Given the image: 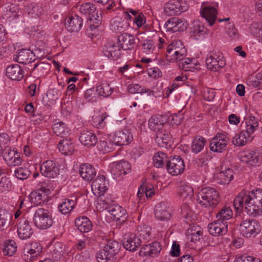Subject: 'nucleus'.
Listing matches in <instances>:
<instances>
[{
	"mask_svg": "<svg viewBox=\"0 0 262 262\" xmlns=\"http://www.w3.org/2000/svg\"><path fill=\"white\" fill-rule=\"evenodd\" d=\"M233 206L237 212L244 208L247 213L253 216L262 214V190L242 191L234 199Z\"/></svg>",
	"mask_w": 262,
	"mask_h": 262,
	"instance_id": "obj_1",
	"label": "nucleus"
},
{
	"mask_svg": "<svg viewBox=\"0 0 262 262\" xmlns=\"http://www.w3.org/2000/svg\"><path fill=\"white\" fill-rule=\"evenodd\" d=\"M196 201L201 206L211 208H215L220 201L219 193L214 188H203L197 194Z\"/></svg>",
	"mask_w": 262,
	"mask_h": 262,
	"instance_id": "obj_2",
	"label": "nucleus"
},
{
	"mask_svg": "<svg viewBox=\"0 0 262 262\" xmlns=\"http://www.w3.org/2000/svg\"><path fill=\"white\" fill-rule=\"evenodd\" d=\"M120 244L116 241H108L103 248L96 254L98 262H114L120 250Z\"/></svg>",
	"mask_w": 262,
	"mask_h": 262,
	"instance_id": "obj_3",
	"label": "nucleus"
},
{
	"mask_svg": "<svg viewBox=\"0 0 262 262\" xmlns=\"http://www.w3.org/2000/svg\"><path fill=\"white\" fill-rule=\"evenodd\" d=\"M33 222L38 229L46 230L52 226L53 220L49 210L39 208L34 212Z\"/></svg>",
	"mask_w": 262,
	"mask_h": 262,
	"instance_id": "obj_4",
	"label": "nucleus"
},
{
	"mask_svg": "<svg viewBox=\"0 0 262 262\" xmlns=\"http://www.w3.org/2000/svg\"><path fill=\"white\" fill-rule=\"evenodd\" d=\"M207 68L216 72L223 68L226 65V61L223 54L214 52H210L205 60Z\"/></svg>",
	"mask_w": 262,
	"mask_h": 262,
	"instance_id": "obj_5",
	"label": "nucleus"
},
{
	"mask_svg": "<svg viewBox=\"0 0 262 262\" xmlns=\"http://www.w3.org/2000/svg\"><path fill=\"white\" fill-rule=\"evenodd\" d=\"M188 8L184 0H170L164 6V13L167 16L181 14Z\"/></svg>",
	"mask_w": 262,
	"mask_h": 262,
	"instance_id": "obj_6",
	"label": "nucleus"
},
{
	"mask_svg": "<svg viewBox=\"0 0 262 262\" xmlns=\"http://www.w3.org/2000/svg\"><path fill=\"white\" fill-rule=\"evenodd\" d=\"M239 230L245 237H254L259 232V225L256 220L247 219L241 222Z\"/></svg>",
	"mask_w": 262,
	"mask_h": 262,
	"instance_id": "obj_7",
	"label": "nucleus"
},
{
	"mask_svg": "<svg viewBox=\"0 0 262 262\" xmlns=\"http://www.w3.org/2000/svg\"><path fill=\"white\" fill-rule=\"evenodd\" d=\"M165 165L166 169L172 176L181 174L185 168L184 162L179 156L170 157Z\"/></svg>",
	"mask_w": 262,
	"mask_h": 262,
	"instance_id": "obj_8",
	"label": "nucleus"
},
{
	"mask_svg": "<svg viewBox=\"0 0 262 262\" xmlns=\"http://www.w3.org/2000/svg\"><path fill=\"white\" fill-rule=\"evenodd\" d=\"M130 171V164L129 162L124 160L113 163L111 169V173L113 178L116 179L128 173Z\"/></svg>",
	"mask_w": 262,
	"mask_h": 262,
	"instance_id": "obj_9",
	"label": "nucleus"
},
{
	"mask_svg": "<svg viewBox=\"0 0 262 262\" xmlns=\"http://www.w3.org/2000/svg\"><path fill=\"white\" fill-rule=\"evenodd\" d=\"M40 171L42 175L50 179H54L59 174V168L52 160L43 162L40 166Z\"/></svg>",
	"mask_w": 262,
	"mask_h": 262,
	"instance_id": "obj_10",
	"label": "nucleus"
},
{
	"mask_svg": "<svg viewBox=\"0 0 262 262\" xmlns=\"http://www.w3.org/2000/svg\"><path fill=\"white\" fill-rule=\"evenodd\" d=\"M113 139L116 145L123 146L129 144L133 140V136L130 131L126 128L115 133Z\"/></svg>",
	"mask_w": 262,
	"mask_h": 262,
	"instance_id": "obj_11",
	"label": "nucleus"
},
{
	"mask_svg": "<svg viewBox=\"0 0 262 262\" xmlns=\"http://www.w3.org/2000/svg\"><path fill=\"white\" fill-rule=\"evenodd\" d=\"M200 12L201 16L205 19L210 26L215 24L217 19V11L214 7L211 5L202 6Z\"/></svg>",
	"mask_w": 262,
	"mask_h": 262,
	"instance_id": "obj_12",
	"label": "nucleus"
},
{
	"mask_svg": "<svg viewBox=\"0 0 262 262\" xmlns=\"http://www.w3.org/2000/svg\"><path fill=\"white\" fill-rule=\"evenodd\" d=\"M108 185V182L104 176H98L92 182V190L95 195L100 196L107 191Z\"/></svg>",
	"mask_w": 262,
	"mask_h": 262,
	"instance_id": "obj_13",
	"label": "nucleus"
},
{
	"mask_svg": "<svg viewBox=\"0 0 262 262\" xmlns=\"http://www.w3.org/2000/svg\"><path fill=\"white\" fill-rule=\"evenodd\" d=\"M227 143L226 136L219 133L211 140L210 149L213 152H222L225 150Z\"/></svg>",
	"mask_w": 262,
	"mask_h": 262,
	"instance_id": "obj_14",
	"label": "nucleus"
},
{
	"mask_svg": "<svg viewBox=\"0 0 262 262\" xmlns=\"http://www.w3.org/2000/svg\"><path fill=\"white\" fill-rule=\"evenodd\" d=\"M171 209L165 202H161L155 207V215L160 221H168L172 216Z\"/></svg>",
	"mask_w": 262,
	"mask_h": 262,
	"instance_id": "obj_15",
	"label": "nucleus"
},
{
	"mask_svg": "<svg viewBox=\"0 0 262 262\" xmlns=\"http://www.w3.org/2000/svg\"><path fill=\"white\" fill-rule=\"evenodd\" d=\"M17 232L21 239H27L31 237L33 233L30 222L24 219H20L17 224Z\"/></svg>",
	"mask_w": 262,
	"mask_h": 262,
	"instance_id": "obj_16",
	"label": "nucleus"
},
{
	"mask_svg": "<svg viewBox=\"0 0 262 262\" xmlns=\"http://www.w3.org/2000/svg\"><path fill=\"white\" fill-rule=\"evenodd\" d=\"M227 222L216 220L208 225V230L212 236H222L227 232Z\"/></svg>",
	"mask_w": 262,
	"mask_h": 262,
	"instance_id": "obj_17",
	"label": "nucleus"
},
{
	"mask_svg": "<svg viewBox=\"0 0 262 262\" xmlns=\"http://www.w3.org/2000/svg\"><path fill=\"white\" fill-rule=\"evenodd\" d=\"M13 59L18 63L26 64L35 61V54L29 49H23L14 55Z\"/></svg>",
	"mask_w": 262,
	"mask_h": 262,
	"instance_id": "obj_18",
	"label": "nucleus"
},
{
	"mask_svg": "<svg viewBox=\"0 0 262 262\" xmlns=\"http://www.w3.org/2000/svg\"><path fill=\"white\" fill-rule=\"evenodd\" d=\"M155 142L157 145L163 148H168L171 146V136L165 129L157 131L156 134Z\"/></svg>",
	"mask_w": 262,
	"mask_h": 262,
	"instance_id": "obj_19",
	"label": "nucleus"
},
{
	"mask_svg": "<svg viewBox=\"0 0 262 262\" xmlns=\"http://www.w3.org/2000/svg\"><path fill=\"white\" fill-rule=\"evenodd\" d=\"M161 250L160 244L158 242H154L149 244L144 245L141 248L139 254L141 256L155 257L158 255Z\"/></svg>",
	"mask_w": 262,
	"mask_h": 262,
	"instance_id": "obj_20",
	"label": "nucleus"
},
{
	"mask_svg": "<svg viewBox=\"0 0 262 262\" xmlns=\"http://www.w3.org/2000/svg\"><path fill=\"white\" fill-rule=\"evenodd\" d=\"M117 43L124 50H131L135 47V38L128 33H123L118 36Z\"/></svg>",
	"mask_w": 262,
	"mask_h": 262,
	"instance_id": "obj_21",
	"label": "nucleus"
},
{
	"mask_svg": "<svg viewBox=\"0 0 262 262\" xmlns=\"http://www.w3.org/2000/svg\"><path fill=\"white\" fill-rule=\"evenodd\" d=\"M141 240L135 234H126L123 241V246L125 249L130 251H135L139 248Z\"/></svg>",
	"mask_w": 262,
	"mask_h": 262,
	"instance_id": "obj_22",
	"label": "nucleus"
},
{
	"mask_svg": "<svg viewBox=\"0 0 262 262\" xmlns=\"http://www.w3.org/2000/svg\"><path fill=\"white\" fill-rule=\"evenodd\" d=\"M165 27L168 31L177 32L183 31L186 29L187 26L181 19L178 17H172L166 21Z\"/></svg>",
	"mask_w": 262,
	"mask_h": 262,
	"instance_id": "obj_23",
	"label": "nucleus"
},
{
	"mask_svg": "<svg viewBox=\"0 0 262 262\" xmlns=\"http://www.w3.org/2000/svg\"><path fill=\"white\" fill-rule=\"evenodd\" d=\"M122 48L118 43L108 44L103 48L104 54L108 58L114 60L119 59L121 55Z\"/></svg>",
	"mask_w": 262,
	"mask_h": 262,
	"instance_id": "obj_24",
	"label": "nucleus"
},
{
	"mask_svg": "<svg viewBox=\"0 0 262 262\" xmlns=\"http://www.w3.org/2000/svg\"><path fill=\"white\" fill-rule=\"evenodd\" d=\"M82 25V19L77 15L67 17L65 20V27L71 32H78Z\"/></svg>",
	"mask_w": 262,
	"mask_h": 262,
	"instance_id": "obj_25",
	"label": "nucleus"
},
{
	"mask_svg": "<svg viewBox=\"0 0 262 262\" xmlns=\"http://www.w3.org/2000/svg\"><path fill=\"white\" fill-rule=\"evenodd\" d=\"M239 158L242 162L249 164L251 166L256 165L259 161L258 153L252 150L242 151L239 154Z\"/></svg>",
	"mask_w": 262,
	"mask_h": 262,
	"instance_id": "obj_26",
	"label": "nucleus"
},
{
	"mask_svg": "<svg viewBox=\"0 0 262 262\" xmlns=\"http://www.w3.org/2000/svg\"><path fill=\"white\" fill-rule=\"evenodd\" d=\"M79 173L83 179L91 181L95 177L96 171L92 165L88 163H83L79 167Z\"/></svg>",
	"mask_w": 262,
	"mask_h": 262,
	"instance_id": "obj_27",
	"label": "nucleus"
},
{
	"mask_svg": "<svg viewBox=\"0 0 262 262\" xmlns=\"http://www.w3.org/2000/svg\"><path fill=\"white\" fill-rule=\"evenodd\" d=\"M167 122L166 116L156 115L150 117L148 121V125L151 129L157 132L163 129V127Z\"/></svg>",
	"mask_w": 262,
	"mask_h": 262,
	"instance_id": "obj_28",
	"label": "nucleus"
},
{
	"mask_svg": "<svg viewBox=\"0 0 262 262\" xmlns=\"http://www.w3.org/2000/svg\"><path fill=\"white\" fill-rule=\"evenodd\" d=\"M109 212L113 216L114 220L120 223L126 221L128 217L126 210L118 205H114L111 206Z\"/></svg>",
	"mask_w": 262,
	"mask_h": 262,
	"instance_id": "obj_29",
	"label": "nucleus"
},
{
	"mask_svg": "<svg viewBox=\"0 0 262 262\" xmlns=\"http://www.w3.org/2000/svg\"><path fill=\"white\" fill-rule=\"evenodd\" d=\"M6 76L13 80H20L24 77V71L18 64L8 66L6 70Z\"/></svg>",
	"mask_w": 262,
	"mask_h": 262,
	"instance_id": "obj_30",
	"label": "nucleus"
},
{
	"mask_svg": "<svg viewBox=\"0 0 262 262\" xmlns=\"http://www.w3.org/2000/svg\"><path fill=\"white\" fill-rule=\"evenodd\" d=\"M75 225L77 229L82 233L89 232L93 227L91 221L85 216L77 217L75 221Z\"/></svg>",
	"mask_w": 262,
	"mask_h": 262,
	"instance_id": "obj_31",
	"label": "nucleus"
},
{
	"mask_svg": "<svg viewBox=\"0 0 262 262\" xmlns=\"http://www.w3.org/2000/svg\"><path fill=\"white\" fill-rule=\"evenodd\" d=\"M244 125L245 127L246 133L247 137L253 134L258 126L257 119L252 115H249L245 118L244 121L242 122L241 125Z\"/></svg>",
	"mask_w": 262,
	"mask_h": 262,
	"instance_id": "obj_32",
	"label": "nucleus"
},
{
	"mask_svg": "<svg viewBox=\"0 0 262 262\" xmlns=\"http://www.w3.org/2000/svg\"><path fill=\"white\" fill-rule=\"evenodd\" d=\"M77 199L74 196L66 199L58 205L59 211L63 214H66L70 212L76 204Z\"/></svg>",
	"mask_w": 262,
	"mask_h": 262,
	"instance_id": "obj_33",
	"label": "nucleus"
},
{
	"mask_svg": "<svg viewBox=\"0 0 262 262\" xmlns=\"http://www.w3.org/2000/svg\"><path fill=\"white\" fill-rule=\"evenodd\" d=\"M192 35L196 38L204 37L207 34V29L199 20L194 21L190 28Z\"/></svg>",
	"mask_w": 262,
	"mask_h": 262,
	"instance_id": "obj_34",
	"label": "nucleus"
},
{
	"mask_svg": "<svg viewBox=\"0 0 262 262\" xmlns=\"http://www.w3.org/2000/svg\"><path fill=\"white\" fill-rule=\"evenodd\" d=\"M79 140L84 146H94L98 141L97 138L94 134L89 131H84L81 133Z\"/></svg>",
	"mask_w": 262,
	"mask_h": 262,
	"instance_id": "obj_35",
	"label": "nucleus"
},
{
	"mask_svg": "<svg viewBox=\"0 0 262 262\" xmlns=\"http://www.w3.org/2000/svg\"><path fill=\"white\" fill-rule=\"evenodd\" d=\"M203 232L200 227L193 225L189 227L187 231L188 239L192 242L196 243L202 238Z\"/></svg>",
	"mask_w": 262,
	"mask_h": 262,
	"instance_id": "obj_36",
	"label": "nucleus"
},
{
	"mask_svg": "<svg viewBox=\"0 0 262 262\" xmlns=\"http://www.w3.org/2000/svg\"><path fill=\"white\" fill-rule=\"evenodd\" d=\"M206 143V140L203 137L201 136H195L191 144V151L195 154L201 152L204 149Z\"/></svg>",
	"mask_w": 262,
	"mask_h": 262,
	"instance_id": "obj_37",
	"label": "nucleus"
},
{
	"mask_svg": "<svg viewBox=\"0 0 262 262\" xmlns=\"http://www.w3.org/2000/svg\"><path fill=\"white\" fill-rule=\"evenodd\" d=\"M234 171L231 168L221 171L217 174L218 183L220 184H228L233 179Z\"/></svg>",
	"mask_w": 262,
	"mask_h": 262,
	"instance_id": "obj_38",
	"label": "nucleus"
},
{
	"mask_svg": "<svg viewBox=\"0 0 262 262\" xmlns=\"http://www.w3.org/2000/svg\"><path fill=\"white\" fill-rule=\"evenodd\" d=\"M12 217L9 211L0 208V230H4L9 227Z\"/></svg>",
	"mask_w": 262,
	"mask_h": 262,
	"instance_id": "obj_39",
	"label": "nucleus"
},
{
	"mask_svg": "<svg viewBox=\"0 0 262 262\" xmlns=\"http://www.w3.org/2000/svg\"><path fill=\"white\" fill-rule=\"evenodd\" d=\"M59 151L63 155H71L74 150V145L71 141L67 139L61 140L58 145Z\"/></svg>",
	"mask_w": 262,
	"mask_h": 262,
	"instance_id": "obj_40",
	"label": "nucleus"
},
{
	"mask_svg": "<svg viewBox=\"0 0 262 262\" xmlns=\"http://www.w3.org/2000/svg\"><path fill=\"white\" fill-rule=\"evenodd\" d=\"M27 11L32 17H39L44 13L42 7L35 3H31L27 6Z\"/></svg>",
	"mask_w": 262,
	"mask_h": 262,
	"instance_id": "obj_41",
	"label": "nucleus"
},
{
	"mask_svg": "<svg viewBox=\"0 0 262 262\" xmlns=\"http://www.w3.org/2000/svg\"><path fill=\"white\" fill-rule=\"evenodd\" d=\"M169 45L174 50L177 51V54L179 55L180 59H183L185 57L187 50L182 41L180 40H175Z\"/></svg>",
	"mask_w": 262,
	"mask_h": 262,
	"instance_id": "obj_42",
	"label": "nucleus"
},
{
	"mask_svg": "<svg viewBox=\"0 0 262 262\" xmlns=\"http://www.w3.org/2000/svg\"><path fill=\"white\" fill-rule=\"evenodd\" d=\"M3 252L4 255L9 256H12L16 251L17 247L13 240L6 241L3 245Z\"/></svg>",
	"mask_w": 262,
	"mask_h": 262,
	"instance_id": "obj_43",
	"label": "nucleus"
},
{
	"mask_svg": "<svg viewBox=\"0 0 262 262\" xmlns=\"http://www.w3.org/2000/svg\"><path fill=\"white\" fill-rule=\"evenodd\" d=\"M15 176L20 180H23L27 179L31 173L28 164L16 168L14 171Z\"/></svg>",
	"mask_w": 262,
	"mask_h": 262,
	"instance_id": "obj_44",
	"label": "nucleus"
},
{
	"mask_svg": "<svg viewBox=\"0 0 262 262\" xmlns=\"http://www.w3.org/2000/svg\"><path fill=\"white\" fill-rule=\"evenodd\" d=\"M168 159L166 154L159 151L153 157V163L155 167L158 168L164 166L165 163L166 164Z\"/></svg>",
	"mask_w": 262,
	"mask_h": 262,
	"instance_id": "obj_45",
	"label": "nucleus"
},
{
	"mask_svg": "<svg viewBox=\"0 0 262 262\" xmlns=\"http://www.w3.org/2000/svg\"><path fill=\"white\" fill-rule=\"evenodd\" d=\"M96 92L99 96L107 97L112 93L113 89L107 83H101L96 86Z\"/></svg>",
	"mask_w": 262,
	"mask_h": 262,
	"instance_id": "obj_46",
	"label": "nucleus"
},
{
	"mask_svg": "<svg viewBox=\"0 0 262 262\" xmlns=\"http://www.w3.org/2000/svg\"><path fill=\"white\" fill-rule=\"evenodd\" d=\"M142 52L146 54H151L156 50V46L152 39H146L141 42Z\"/></svg>",
	"mask_w": 262,
	"mask_h": 262,
	"instance_id": "obj_47",
	"label": "nucleus"
},
{
	"mask_svg": "<svg viewBox=\"0 0 262 262\" xmlns=\"http://www.w3.org/2000/svg\"><path fill=\"white\" fill-rule=\"evenodd\" d=\"M181 215L184 219V222L190 225V222L193 220V213L186 203L183 204L181 206Z\"/></svg>",
	"mask_w": 262,
	"mask_h": 262,
	"instance_id": "obj_48",
	"label": "nucleus"
},
{
	"mask_svg": "<svg viewBox=\"0 0 262 262\" xmlns=\"http://www.w3.org/2000/svg\"><path fill=\"white\" fill-rule=\"evenodd\" d=\"M233 215L232 211L229 207H225L216 214L217 220L227 222V220L230 219Z\"/></svg>",
	"mask_w": 262,
	"mask_h": 262,
	"instance_id": "obj_49",
	"label": "nucleus"
},
{
	"mask_svg": "<svg viewBox=\"0 0 262 262\" xmlns=\"http://www.w3.org/2000/svg\"><path fill=\"white\" fill-rule=\"evenodd\" d=\"M114 145H116L114 143V140L113 139H110L105 142L102 141L98 142L97 148L100 151L104 152H109L114 149Z\"/></svg>",
	"mask_w": 262,
	"mask_h": 262,
	"instance_id": "obj_50",
	"label": "nucleus"
},
{
	"mask_svg": "<svg viewBox=\"0 0 262 262\" xmlns=\"http://www.w3.org/2000/svg\"><path fill=\"white\" fill-rule=\"evenodd\" d=\"M52 129L53 133L58 136L64 137L67 135L66 125L61 121H54Z\"/></svg>",
	"mask_w": 262,
	"mask_h": 262,
	"instance_id": "obj_51",
	"label": "nucleus"
},
{
	"mask_svg": "<svg viewBox=\"0 0 262 262\" xmlns=\"http://www.w3.org/2000/svg\"><path fill=\"white\" fill-rule=\"evenodd\" d=\"M46 196L39 191H33L30 194L29 199L31 203L35 205H39L45 202Z\"/></svg>",
	"mask_w": 262,
	"mask_h": 262,
	"instance_id": "obj_52",
	"label": "nucleus"
},
{
	"mask_svg": "<svg viewBox=\"0 0 262 262\" xmlns=\"http://www.w3.org/2000/svg\"><path fill=\"white\" fill-rule=\"evenodd\" d=\"M129 93H148L149 95L154 96V92L150 89L142 88L139 84H130L128 86Z\"/></svg>",
	"mask_w": 262,
	"mask_h": 262,
	"instance_id": "obj_53",
	"label": "nucleus"
},
{
	"mask_svg": "<svg viewBox=\"0 0 262 262\" xmlns=\"http://www.w3.org/2000/svg\"><path fill=\"white\" fill-rule=\"evenodd\" d=\"M101 14V12H99L97 11L94 14H92L91 16H89L88 18L91 30L96 29L99 27L102 21Z\"/></svg>",
	"mask_w": 262,
	"mask_h": 262,
	"instance_id": "obj_54",
	"label": "nucleus"
},
{
	"mask_svg": "<svg viewBox=\"0 0 262 262\" xmlns=\"http://www.w3.org/2000/svg\"><path fill=\"white\" fill-rule=\"evenodd\" d=\"M193 195L192 188L188 185H182L179 189V195L182 199H191Z\"/></svg>",
	"mask_w": 262,
	"mask_h": 262,
	"instance_id": "obj_55",
	"label": "nucleus"
},
{
	"mask_svg": "<svg viewBox=\"0 0 262 262\" xmlns=\"http://www.w3.org/2000/svg\"><path fill=\"white\" fill-rule=\"evenodd\" d=\"M96 9V7L94 4L87 3L80 6L79 11L82 14H88L90 16H91L92 14L95 13Z\"/></svg>",
	"mask_w": 262,
	"mask_h": 262,
	"instance_id": "obj_56",
	"label": "nucleus"
},
{
	"mask_svg": "<svg viewBox=\"0 0 262 262\" xmlns=\"http://www.w3.org/2000/svg\"><path fill=\"white\" fill-rule=\"evenodd\" d=\"M245 133L246 130L243 129L239 135H235L232 139V143L237 146L244 145L247 141V137Z\"/></svg>",
	"mask_w": 262,
	"mask_h": 262,
	"instance_id": "obj_57",
	"label": "nucleus"
},
{
	"mask_svg": "<svg viewBox=\"0 0 262 262\" xmlns=\"http://www.w3.org/2000/svg\"><path fill=\"white\" fill-rule=\"evenodd\" d=\"M25 251L30 252L34 256L37 257L42 252V247L39 243L35 242L26 247Z\"/></svg>",
	"mask_w": 262,
	"mask_h": 262,
	"instance_id": "obj_58",
	"label": "nucleus"
},
{
	"mask_svg": "<svg viewBox=\"0 0 262 262\" xmlns=\"http://www.w3.org/2000/svg\"><path fill=\"white\" fill-rule=\"evenodd\" d=\"M166 58L167 60L172 62L178 61L183 60V59H180L179 58V55L177 54V51L174 50L173 48L170 46V45L168 46L166 50Z\"/></svg>",
	"mask_w": 262,
	"mask_h": 262,
	"instance_id": "obj_59",
	"label": "nucleus"
},
{
	"mask_svg": "<svg viewBox=\"0 0 262 262\" xmlns=\"http://www.w3.org/2000/svg\"><path fill=\"white\" fill-rule=\"evenodd\" d=\"M108 116V115L106 113L94 115L93 117L94 125L96 126L99 125L100 126H104L105 125L104 121Z\"/></svg>",
	"mask_w": 262,
	"mask_h": 262,
	"instance_id": "obj_60",
	"label": "nucleus"
},
{
	"mask_svg": "<svg viewBox=\"0 0 262 262\" xmlns=\"http://www.w3.org/2000/svg\"><path fill=\"white\" fill-rule=\"evenodd\" d=\"M10 154L13 155V157L12 158L6 157V161H9L10 165L13 166H18L21 163V159L20 157L19 154L15 152L14 150L12 151Z\"/></svg>",
	"mask_w": 262,
	"mask_h": 262,
	"instance_id": "obj_61",
	"label": "nucleus"
},
{
	"mask_svg": "<svg viewBox=\"0 0 262 262\" xmlns=\"http://www.w3.org/2000/svg\"><path fill=\"white\" fill-rule=\"evenodd\" d=\"M12 186L11 182L6 177H2L0 180V191L1 192L8 191Z\"/></svg>",
	"mask_w": 262,
	"mask_h": 262,
	"instance_id": "obj_62",
	"label": "nucleus"
},
{
	"mask_svg": "<svg viewBox=\"0 0 262 262\" xmlns=\"http://www.w3.org/2000/svg\"><path fill=\"white\" fill-rule=\"evenodd\" d=\"M233 262H260L258 258L246 254L237 255Z\"/></svg>",
	"mask_w": 262,
	"mask_h": 262,
	"instance_id": "obj_63",
	"label": "nucleus"
},
{
	"mask_svg": "<svg viewBox=\"0 0 262 262\" xmlns=\"http://www.w3.org/2000/svg\"><path fill=\"white\" fill-rule=\"evenodd\" d=\"M97 98V94L94 89H88L84 93V98L89 102H96Z\"/></svg>",
	"mask_w": 262,
	"mask_h": 262,
	"instance_id": "obj_64",
	"label": "nucleus"
}]
</instances>
